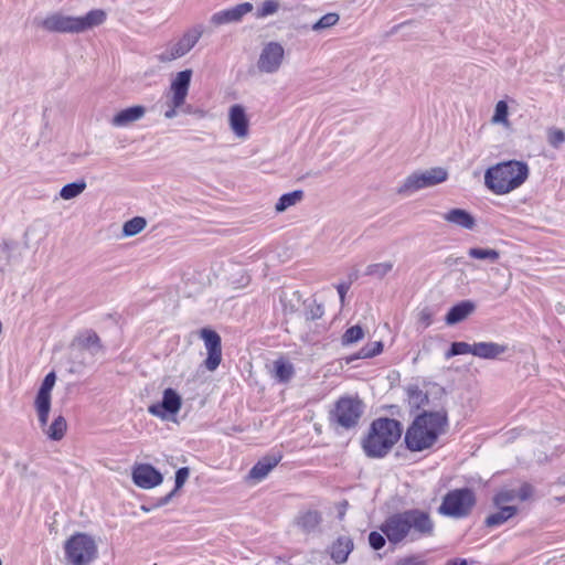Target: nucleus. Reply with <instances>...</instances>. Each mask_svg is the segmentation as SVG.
<instances>
[{
    "label": "nucleus",
    "instance_id": "1",
    "mask_svg": "<svg viewBox=\"0 0 565 565\" xmlns=\"http://www.w3.org/2000/svg\"><path fill=\"white\" fill-rule=\"evenodd\" d=\"M380 529L390 543L396 545L433 536L435 523L428 512L420 509H409L390 515Z\"/></svg>",
    "mask_w": 565,
    "mask_h": 565
},
{
    "label": "nucleus",
    "instance_id": "2",
    "mask_svg": "<svg viewBox=\"0 0 565 565\" xmlns=\"http://www.w3.org/2000/svg\"><path fill=\"white\" fill-rule=\"evenodd\" d=\"M448 417L446 411L424 412L416 416L405 434V444L411 451L431 448L438 437L446 431Z\"/></svg>",
    "mask_w": 565,
    "mask_h": 565
},
{
    "label": "nucleus",
    "instance_id": "3",
    "mask_svg": "<svg viewBox=\"0 0 565 565\" xmlns=\"http://www.w3.org/2000/svg\"><path fill=\"white\" fill-rule=\"evenodd\" d=\"M526 162L508 160L488 168L484 172V185L497 195H504L519 189L529 178Z\"/></svg>",
    "mask_w": 565,
    "mask_h": 565
},
{
    "label": "nucleus",
    "instance_id": "4",
    "mask_svg": "<svg viewBox=\"0 0 565 565\" xmlns=\"http://www.w3.org/2000/svg\"><path fill=\"white\" fill-rule=\"evenodd\" d=\"M402 436V425L393 418H377L370 427L362 443L364 452L370 458H382L390 452Z\"/></svg>",
    "mask_w": 565,
    "mask_h": 565
},
{
    "label": "nucleus",
    "instance_id": "5",
    "mask_svg": "<svg viewBox=\"0 0 565 565\" xmlns=\"http://www.w3.org/2000/svg\"><path fill=\"white\" fill-rule=\"evenodd\" d=\"M363 408V403L358 397H340L330 412V422L344 429H351L358 425Z\"/></svg>",
    "mask_w": 565,
    "mask_h": 565
},
{
    "label": "nucleus",
    "instance_id": "6",
    "mask_svg": "<svg viewBox=\"0 0 565 565\" xmlns=\"http://www.w3.org/2000/svg\"><path fill=\"white\" fill-rule=\"evenodd\" d=\"M65 555L72 565H87L96 557L97 546L92 536L77 533L66 541Z\"/></svg>",
    "mask_w": 565,
    "mask_h": 565
},
{
    "label": "nucleus",
    "instance_id": "7",
    "mask_svg": "<svg viewBox=\"0 0 565 565\" xmlns=\"http://www.w3.org/2000/svg\"><path fill=\"white\" fill-rule=\"evenodd\" d=\"M475 503L476 497L472 490L468 488L455 489L444 497L438 511L443 515L459 519L467 516Z\"/></svg>",
    "mask_w": 565,
    "mask_h": 565
},
{
    "label": "nucleus",
    "instance_id": "8",
    "mask_svg": "<svg viewBox=\"0 0 565 565\" xmlns=\"http://www.w3.org/2000/svg\"><path fill=\"white\" fill-rule=\"evenodd\" d=\"M192 70H184L173 77L168 93V109L164 111L167 119H172L178 115V109L181 108L189 94V88L192 78Z\"/></svg>",
    "mask_w": 565,
    "mask_h": 565
},
{
    "label": "nucleus",
    "instance_id": "9",
    "mask_svg": "<svg viewBox=\"0 0 565 565\" xmlns=\"http://www.w3.org/2000/svg\"><path fill=\"white\" fill-rule=\"evenodd\" d=\"M203 33V24L193 25L188 29L175 43L169 45L163 52H161L158 55V60L161 63H168L184 56L195 46Z\"/></svg>",
    "mask_w": 565,
    "mask_h": 565
},
{
    "label": "nucleus",
    "instance_id": "10",
    "mask_svg": "<svg viewBox=\"0 0 565 565\" xmlns=\"http://www.w3.org/2000/svg\"><path fill=\"white\" fill-rule=\"evenodd\" d=\"M285 58L284 46L276 41L266 43L259 54L257 68L262 73L274 74L282 65Z\"/></svg>",
    "mask_w": 565,
    "mask_h": 565
},
{
    "label": "nucleus",
    "instance_id": "11",
    "mask_svg": "<svg viewBox=\"0 0 565 565\" xmlns=\"http://www.w3.org/2000/svg\"><path fill=\"white\" fill-rule=\"evenodd\" d=\"M55 381L56 375L54 372L46 374L34 401V407L41 428H44L47 424L51 411V392L55 385Z\"/></svg>",
    "mask_w": 565,
    "mask_h": 565
},
{
    "label": "nucleus",
    "instance_id": "12",
    "mask_svg": "<svg viewBox=\"0 0 565 565\" xmlns=\"http://www.w3.org/2000/svg\"><path fill=\"white\" fill-rule=\"evenodd\" d=\"M201 338L207 351L204 365L209 371L213 372L222 361L221 337L215 331L204 328L201 330Z\"/></svg>",
    "mask_w": 565,
    "mask_h": 565
},
{
    "label": "nucleus",
    "instance_id": "13",
    "mask_svg": "<svg viewBox=\"0 0 565 565\" xmlns=\"http://www.w3.org/2000/svg\"><path fill=\"white\" fill-rule=\"evenodd\" d=\"M39 25L49 32L78 33L77 17L65 15L61 12L49 14L39 23Z\"/></svg>",
    "mask_w": 565,
    "mask_h": 565
},
{
    "label": "nucleus",
    "instance_id": "14",
    "mask_svg": "<svg viewBox=\"0 0 565 565\" xmlns=\"http://www.w3.org/2000/svg\"><path fill=\"white\" fill-rule=\"evenodd\" d=\"M182 406L181 396L173 388L163 391L162 401L148 407V412L161 419H166L167 415H175Z\"/></svg>",
    "mask_w": 565,
    "mask_h": 565
},
{
    "label": "nucleus",
    "instance_id": "15",
    "mask_svg": "<svg viewBox=\"0 0 565 565\" xmlns=\"http://www.w3.org/2000/svg\"><path fill=\"white\" fill-rule=\"evenodd\" d=\"M533 487L529 483H522L519 488H502L494 498V505H515L516 502H525L533 495Z\"/></svg>",
    "mask_w": 565,
    "mask_h": 565
},
{
    "label": "nucleus",
    "instance_id": "16",
    "mask_svg": "<svg viewBox=\"0 0 565 565\" xmlns=\"http://www.w3.org/2000/svg\"><path fill=\"white\" fill-rule=\"evenodd\" d=\"M253 9L254 7L250 2H243L232 8L213 13L211 15L210 22L215 26L228 23H237L242 21V19L247 13H250Z\"/></svg>",
    "mask_w": 565,
    "mask_h": 565
},
{
    "label": "nucleus",
    "instance_id": "17",
    "mask_svg": "<svg viewBox=\"0 0 565 565\" xmlns=\"http://www.w3.org/2000/svg\"><path fill=\"white\" fill-rule=\"evenodd\" d=\"M132 480L136 486L142 489H151L159 486L163 478L162 475L151 465L141 463L134 468Z\"/></svg>",
    "mask_w": 565,
    "mask_h": 565
},
{
    "label": "nucleus",
    "instance_id": "18",
    "mask_svg": "<svg viewBox=\"0 0 565 565\" xmlns=\"http://www.w3.org/2000/svg\"><path fill=\"white\" fill-rule=\"evenodd\" d=\"M228 125L236 138L244 140L248 137L249 122L242 105L235 104L230 107Z\"/></svg>",
    "mask_w": 565,
    "mask_h": 565
},
{
    "label": "nucleus",
    "instance_id": "19",
    "mask_svg": "<svg viewBox=\"0 0 565 565\" xmlns=\"http://www.w3.org/2000/svg\"><path fill=\"white\" fill-rule=\"evenodd\" d=\"M146 115V107L141 105L131 106L118 111L111 119L110 124L117 128L128 127L139 121Z\"/></svg>",
    "mask_w": 565,
    "mask_h": 565
},
{
    "label": "nucleus",
    "instance_id": "20",
    "mask_svg": "<svg viewBox=\"0 0 565 565\" xmlns=\"http://www.w3.org/2000/svg\"><path fill=\"white\" fill-rule=\"evenodd\" d=\"M509 351V345L498 342H475L473 356L484 360H495Z\"/></svg>",
    "mask_w": 565,
    "mask_h": 565
},
{
    "label": "nucleus",
    "instance_id": "21",
    "mask_svg": "<svg viewBox=\"0 0 565 565\" xmlns=\"http://www.w3.org/2000/svg\"><path fill=\"white\" fill-rule=\"evenodd\" d=\"M353 541L350 536L341 535L329 546L330 557L338 564L345 563L353 551Z\"/></svg>",
    "mask_w": 565,
    "mask_h": 565
},
{
    "label": "nucleus",
    "instance_id": "22",
    "mask_svg": "<svg viewBox=\"0 0 565 565\" xmlns=\"http://www.w3.org/2000/svg\"><path fill=\"white\" fill-rule=\"evenodd\" d=\"M281 460V455L266 456L262 458L249 471L248 478L260 481L268 476V473Z\"/></svg>",
    "mask_w": 565,
    "mask_h": 565
},
{
    "label": "nucleus",
    "instance_id": "23",
    "mask_svg": "<svg viewBox=\"0 0 565 565\" xmlns=\"http://www.w3.org/2000/svg\"><path fill=\"white\" fill-rule=\"evenodd\" d=\"M443 218L448 223L466 230H472L476 226L475 217L462 209H451L443 214Z\"/></svg>",
    "mask_w": 565,
    "mask_h": 565
},
{
    "label": "nucleus",
    "instance_id": "24",
    "mask_svg": "<svg viewBox=\"0 0 565 565\" xmlns=\"http://www.w3.org/2000/svg\"><path fill=\"white\" fill-rule=\"evenodd\" d=\"M106 12L102 9L90 10L83 17H77L78 33L98 26L106 21Z\"/></svg>",
    "mask_w": 565,
    "mask_h": 565
},
{
    "label": "nucleus",
    "instance_id": "25",
    "mask_svg": "<svg viewBox=\"0 0 565 565\" xmlns=\"http://www.w3.org/2000/svg\"><path fill=\"white\" fill-rule=\"evenodd\" d=\"M475 310V303L466 300L461 301L454 307L450 308L446 316L447 324H456L462 320H465L470 313Z\"/></svg>",
    "mask_w": 565,
    "mask_h": 565
},
{
    "label": "nucleus",
    "instance_id": "26",
    "mask_svg": "<svg viewBox=\"0 0 565 565\" xmlns=\"http://www.w3.org/2000/svg\"><path fill=\"white\" fill-rule=\"evenodd\" d=\"M498 511L487 516V526L493 527L505 523L518 513L516 505H495Z\"/></svg>",
    "mask_w": 565,
    "mask_h": 565
},
{
    "label": "nucleus",
    "instance_id": "27",
    "mask_svg": "<svg viewBox=\"0 0 565 565\" xmlns=\"http://www.w3.org/2000/svg\"><path fill=\"white\" fill-rule=\"evenodd\" d=\"M425 188H431L448 179V171L441 167H435L425 171H418Z\"/></svg>",
    "mask_w": 565,
    "mask_h": 565
},
{
    "label": "nucleus",
    "instance_id": "28",
    "mask_svg": "<svg viewBox=\"0 0 565 565\" xmlns=\"http://www.w3.org/2000/svg\"><path fill=\"white\" fill-rule=\"evenodd\" d=\"M66 429L67 423L62 415L55 417L51 425L47 423L46 426L42 428L47 438L52 440H61L64 437Z\"/></svg>",
    "mask_w": 565,
    "mask_h": 565
},
{
    "label": "nucleus",
    "instance_id": "29",
    "mask_svg": "<svg viewBox=\"0 0 565 565\" xmlns=\"http://www.w3.org/2000/svg\"><path fill=\"white\" fill-rule=\"evenodd\" d=\"M425 189L418 171L409 174L401 186L397 189V193L404 196H408L416 191Z\"/></svg>",
    "mask_w": 565,
    "mask_h": 565
},
{
    "label": "nucleus",
    "instance_id": "30",
    "mask_svg": "<svg viewBox=\"0 0 565 565\" xmlns=\"http://www.w3.org/2000/svg\"><path fill=\"white\" fill-rule=\"evenodd\" d=\"M78 345L81 349L89 352L90 355H96L102 351V344L99 337L92 331L86 332L78 339Z\"/></svg>",
    "mask_w": 565,
    "mask_h": 565
},
{
    "label": "nucleus",
    "instance_id": "31",
    "mask_svg": "<svg viewBox=\"0 0 565 565\" xmlns=\"http://www.w3.org/2000/svg\"><path fill=\"white\" fill-rule=\"evenodd\" d=\"M303 198L301 190H296L286 194H282L275 205V210L278 213L286 211L288 207L296 205Z\"/></svg>",
    "mask_w": 565,
    "mask_h": 565
},
{
    "label": "nucleus",
    "instance_id": "32",
    "mask_svg": "<svg viewBox=\"0 0 565 565\" xmlns=\"http://www.w3.org/2000/svg\"><path fill=\"white\" fill-rule=\"evenodd\" d=\"M468 256L473 259L495 263L500 258V252L493 248L471 247L468 249Z\"/></svg>",
    "mask_w": 565,
    "mask_h": 565
},
{
    "label": "nucleus",
    "instance_id": "33",
    "mask_svg": "<svg viewBox=\"0 0 565 565\" xmlns=\"http://www.w3.org/2000/svg\"><path fill=\"white\" fill-rule=\"evenodd\" d=\"M394 267V262L387 260L383 263L371 264L365 269V275L377 279L384 278Z\"/></svg>",
    "mask_w": 565,
    "mask_h": 565
},
{
    "label": "nucleus",
    "instance_id": "34",
    "mask_svg": "<svg viewBox=\"0 0 565 565\" xmlns=\"http://www.w3.org/2000/svg\"><path fill=\"white\" fill-rule=\"evenodd\" d=\"M85 189H86L85 181L67 183L61 189L60 196L63 200H72V199L77 198L79 194H82Z\"/></svg>",
    "mask_w": 565,
    "mask_h": 565
},
{
    "label": "nucleus",
    "instance_id": "35",
    "mask_svg": "<svg viewBox=\"0 0 565 565\" xmlns=\"http://www.w3.org/2000/svg\"><path fill=\"white\" fill-rule=\"evenodd\" d=\"M147 222L141 216H136L129 221H127L122 226V234L126 237H131L139 234L145 230Z\"/></svg>",
    "mask_w": 565,
    "mask_h": 565
},
{
    "label": "nucleus",
    "instance_id": "36",
    "mask_svg": "<svg viewBox=\"0 0 565 565\" xmlns=\"http://www.w3.org/2000/svg\"><path fill=\"white\" fill-rule=\"evenodd\" d=\"M275 377L279 382H288L294 375V366L292 364L279 359L275 361Z\"/></svg>",
    "mask_w": 565,
    "mask_h": 565
},
{
    "label": "nucleus",
    "instance_id": "37",
    "mask_svg": "<svg viewBox=\"0 0 565 565\" xmlns=\"http://www.w3.org/2000/svg\"><path fill=\"white\" fill-rule=\"evenodd\" d=\"M280 9L278 0H265L256 10V19H265L269 15L276 14Z\"/></svg>",
    "mask_w": 565,
    "mask_h": 565
},
{
    "label": "nucleus",
    "instance_id": "38",
    "mask_svg": "<svg viewBox=\"0 0 565 565\" xmlns=\"http://www.w3.org/2000/svg\"><path fill=\"white\" fill-rule=\"evenodd\" d=\"M508 115H509L508 104L504 100H500L495 105L494 114L491 118V122L494 125L501 124L504 127H509L510 122L508 119Z\"/></svg>",
    "mask_w": 565,
    "mask_h": 565
},
{
    "label": "nucleus",
    "instance_id": "39",
    "mask_svg": "<svg viewBox=\"0 0 565 565\" xmlns=\"http://www.w3.org/2000/svg\"><path fill=\"white\" fill-rule=\"evenodd\" d=\"M189 475H190V470H189L188 467H182V468L177 470V472H175V488H174L173 491L168 493L163 499H161L160 504H167L170 501V499L173 497L174 492L178 489H180L185 483V481L189 478Z\"/></svg>",
    "mask_w": 565,
    "mask_h": 565
},
{
    "label": "nucleus",
    "instance_id": "40",
    "mask_svg": "<svg viewBox=\"0 0 565 565\" xmlns=\"http://www.w3.org/2000/svg\"><path fill=\"white\" fill-rule=\"evenodd\" d=\"M468 353L473 355V343L452 342L450 349L445 353V358L449 360L452 356Z\"/></svg>",
    "mask_w": 565,
    "mask_h": 565
},
{
    "label": "nucleus",
    "instance_id": "41",
    "mask_svg": "<svg viewBox=\"0 0 565 565\" xmlns=\"http://www.w3.org/2000/svg\"><path fill=\"white\" fill-rule=\"evenodd\" d=\"M340 20V15L335 12H329L324 15H322L313 25V31H320L324 29H329L333 25H335Z\"/></svg>",
    "mask_w": 565,
    "mask_h": 565
},
{
    "label": "nucleus",
    "instance_id": "42",
    "mask_svg": "<svg viewBox=\"0 0 565 565\" xmlns=\"http://www.w3.org/2000/svg\"><path fill=\"white\" fill-rule=\"evenodd\" d=\"M364 337V331L360 326L350 327L342 335V344L350 345L353 344Z\"/></svg>",
    "mask_w": 565,
    "mask_h": 565
},
{
    "label": "nucleus",
    "instance_id": "43",
    "mask_svg": "<svg viewBox=\"0 0 565 565\" xmlns=\"http://www.w3.org/2000/svg\"><path fill=\"white\" fill-rule=\"evenodd\" d=\"M383 351V343L381 341L366 344L358 353L359 359H369L380 354Z\"/></svg>",
    "mask_w": 565,
    "mask_h": 565
},
{
    "label": "nucleus",
    "instance_id": "44",
    "mask_svg": "<svg viewBox=\"0 0 565 565\" xmlns=\"http://www.w3.org/2000/svg\"><path fill=\"white\" fill-rule=\"evenodd\" d=\"M319 522L320 515L316 511H308L299 519V524L307 531L315 529Z\"/></svg>",
    "mask_w": 565,
    "mask_h": 565
},
{
    "label": "nucleus",
    "instance_id": "45",
    "mask_svg": "<svg viewBox=\"0 0 565 565\" xmlns=\"http://www.w3.org/2000/svg\"><path fill=\"white\" fill-rule=\"evenodd\" d=\"M547 141L553 148H559L565 142V132L558 128L547 130Z\"/></svg>",
    "mask_w": 565,
    "mask_h": 565
},
{
    "label": "nucleus",
    "instance_id": "46",
    "mask_svg": "<svg viewBox=\"0 0 565 565\" xmlns=\"http://www.w3.org/2000/svg\"><path fill=\"white\" fill-rule=\"evenodd\" d=\"M385 534L382 532H376V531H372L370 534H369V543H370V546L375 550V551H379L381 550L385 543H386V540H385Z\"/></svg>",
    "mask_w": 565,
    "mask_h": 565
},
{
    "label": "nucleus",
    "instance_id": "47",
    "mask_svg": "<svg viewBox=\"0 0 565 565\" xmlns=\"http://www.w3.org/2000/svg\"><path fill=\"white\" fill-rule=\"evenodd\" d=\"M322 315H323L322 306L312 303L307 308V310L305 312V319H306V321L316 320V319L321 318Z\"/></svg>",
    "mask_w": 565,
    "mask_h": 565
},
{
    "label": "nucleus",
    "instance_id": "48",
    "mask_svg": "<svg viewBox=\"0 0 565 565\" xmlns=\"http://www.w3.org/2000/svg\"><path fill=\"white\" fill-rule=\"evenodd\" d=\"M418 322L424 327L427 328L433 322V313L429 308H424L418 313Z\"/></svg>",
    "mask_w": 565,
    "mask_h": 565
},
{
    "label": "nucleus",
    "instance_id": "49",
    "mask_svg": "<svg viewBox=\"0 0 565 565\" xmlns=\"http://www.w3.org/2000/svg\"><path fill=\"white\" fill-rule=\"evenodd\" d=\"M395 565H427L425 561L420 559L417 556H407L399 558Z\"/></svg>",
    "mask_w": 565,
    "mask_h": 565
},
{
    "label": "nucleus",
    "instance_id": "50",
    "mask_svg": "<svg viewBox=\"0 0 565 565\" xmlns=\"http://www.w3.org/2000/svg\"><path fill=\"white\" fill-rule=\"evenodd\" d=\"M337 290H338V294H339V297H340V301L343 303L344 302V298H345V294L349 290V285L340 284V285H338Z\"/></svg>",
    "mask_w": 565,
    "mask_h": 565
},
{
    "label": "nucleus",
    "instance_id": "51",
    "mask_svg": "<svg viewBox=\"0 0 565 565\" xmlns=\"http://www.w3.org/2000/svg\"><path fill=\"white\" fill-rule=\"evenodd\" d=\"M280 300H281V303H282V307H284L285 316H287L289 313H294L296 311V309H295V307L292 305H290V306L287 305L285 298H281Z\"/></svg>",
    "mask_w": 565,
    "mask_h": 565
},
{
    "label": "nucleus",
    "instance_id": "52",
    "mask_svg": "<svg viewBox=\"0 0 565 565\" xmlns=\"http://www.w3.org/2000/svg\"><path fill=\"white\" fill-rule=\"evenodd\" d=\"M411 397H416L417 399L422 401V399L426 398V395H424L423 392L419 390H414L411 392Z\"/></svg>",
    "mask_w": 565,
    "mask_h": 565
},
{
    "label": "nucleus",
    "instance_id": "53",
    "mask_svg": "<svg viewBox=\"0 0 565 565\" xmlns=\"http://www.w3.org/2000/svg\"><path fill=\"white\" fill-rule=\"evenodd\" d=\"M447 565H467V562H466V559L455 558V559H449L447 562Z\"/></svg>",
    "mask_w": 565,
    "mask_h": 565
},
{
    "label": "nucleus",
    "instance_id": "54",
    "mask_svg": "<svg viewBox=\"0 0 565 565\" xmlns=\"http://www.w3.org/2000/svg\"><path fill=\"white\" fill-rule=\"evenodd\" d=\"M559 483L565 484V479L564 480H559Z\"/></svg>",
    "mask_w": 565,
    "mask_h": 565
}]
</instances>
